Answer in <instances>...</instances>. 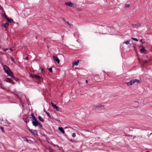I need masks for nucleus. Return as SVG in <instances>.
Listing matches in <instances>:
<instances>
[{
  "mask_svg": "<svg viewBox=\"0 0 152 152\" xmlns=\"http://www.w3.org/2000/svg\"><path fill=\"white\" fill-rule=\"evenodd\" d=\"M3 69L4 72L9 76L12 77L13 76V74L10 69L6 65H3Z\"/></svg>",
  "mask_w": 152,
  "mask_h": 152,
  "instance_id": "f257e3e1",
  "label": "nucleus"
},
{
  "mask_svg": "<svg viewBox=\"0 0 152 152\" xmlns=\"http://www.w3.org/2000/svg\"><path fill=\"white\" fill-rule=\"evenodd\" d=\"M30 76L33 79H35L36 80H38L40 79V76L38 75H35L34 74H31L30 75Z\"/></svg>",
  "mask_w": 152,
  "mask_h": 152,
  "instance_id": "f03ea898",
  "label": "nucleus"
},
{
  "mask_svg": "<svg viewBox=\"0 0 152 152\" xmlns=\"http://www.w3.org/2000/svg\"><path fill=\"white\" fill-rule=\"evenodd\" d=\"M51 104L52 106L54 108L56 109V110L57 111H61V109L59 108L56 105V104H54L53 102H51Z\"/></svg>",
  "mask_w": 152,
  "mask_h": 152,
  "instance_id": "7ed1b4c3",
  "label": "nucleus"
},
{
  "mask_svg": "<svg viewBox=\"0 0 152 152\" xmlns=\"http://www.w3.org/2000/svg\"><path fill=\"white\" fill-rule=\"evenodd\" d=\"M102 107H104V105H103L99 104L97 106H94L93 107L92 109L93 110H97Z\"/></svg>",
  "mask_w": 152,
  "mask_h": 152,
  "instance_id": "20e7f679",
  "label": "nucleus"
},
{
  "mask_svg": "<svg viewBox=\"0 0 152 152\" xmlns=\"http://www.w3.org/2000/svg\"><path fill=\"white\" fill-rule=\"evenodd\" d=\"M65 4L66 5H67L70 7H72L74 5V4L73 3L70 2H65Z\"/></svg>",
  "mask_w": 152,
  "mask_h": 152,
  "instance_id": "39448f33",
  "label": "nucleus"
},
{
  "mask_svg": "<svg viewBox=\"0 0 152 152\" xmlns=\"http://www.w3.org/2000/svg\"><path fill=\"white\" fill-rule=\"evenodd\" d=\"M30 132L32 133L35 136V135H38L37 134V131L35 130H31V131Z\"/></svg>",
  "mask_w": 152,
  "mask_h": 152,
  "instance_id": "423d86ee",
  "label": "nucleus"
},
{
  "mask_svg": "<svg viewBox=\"0 0 152 152\" xmlns=\"http://www.w3.org/2000/svg\"><path fill=\"white\" fill-rule=\"evenodd\" d=\"M53 58L54 60L56 61L59 64L60 62V60L59 59H58V58L56 56H53Z\"/></svg>",
  "mask_w": 152,
  "mask_h": 152,
  "instance_id": "0eeeda50",
  "label": "nucleus"
},
{
  "mask_svg": "<svg viewBox=\"0 0 152 152\" xmlns=\"http://www.w3.org/2000/svg\"><path fill=\"white\" fill-rule=\"evenodd\" d=\"M39 122L38 121H37V122L36 121H32V123L33 126L36 127L38 125V123H39Z\"/></svg>",
  "mask_w": 152,
  "mask_h": 152,
  "instance_id": "6e6552de",
  "label": "nucleus"
},
{
  "mask_svg": "<svg viewBox=\"0 0 152 152\" xmlns=\"http://www.w3.org/2000/svg\"><path fill=\"white\" fill-rule=\"evenodd\" d=\"M6 20L8 21V22L10 23H13V21L12 19L9 18L8 17L7 18H6Z\"/></svg>",
  "mask_w": 152,
  "mask_h": 152,
  "instance_id": "1a4fd4ad",
  "label": "nucleus"
},
{
  "mask_svg": "<svg viewBox=\"0 0 152 152\" xmlns=\"http://www.w3.org/2000/svg\"><path fill=\"white\" fill-rule=\"evenodd\" d=\"M58 129L63 134L65 133V132L63 129L61 127H58Z\"/></svg>",
  "mask_w": 152,
  "mask_h": 152,
  "instance_id": "9d476101",
  "label": "nucleus"
},
{
  "mask_svg": "<svg viewBox=\"0 0 152 152\" xmlns=\"http://www.w3.org/2000/svg\"><path fill=\"white\" fill-rule=\"evenodd\" d=\"M4 80L7 82L9 83H11V81H12V80L11 78H6Z\"/></svg>",
  "mask_w": 152,
  "mask_h": 152,
  "instance_id": "9b49d317",
  "label": "nucleus"
},
{
  "mask_svg": "<svg viewBox=\"0 0 152 152\" xmlns=\"http://www.w3.org/2000/svg\"><path fill=\"white\" fill-rule=\"evenodd\" d=\"M2 26L5 28H7L8 27L9 24L8 23H6L5 24H2Z\"/></svg>",
  "mask_w": 152,
  "mask_h": 152,
  "instance_id": "f8f14e48",
  "label": "nucleus"
},
{
  "mask_svg": "<svg viewBox=\"0 0 152 152\" xmlns=\"http://www.w3.org/2000/svg\"><path fill=\"white\" fill-rule=\"evenodd\" d=\"M38 118L42 122H44V119L40 116L39 115L38 116Z\"/></svg>",
  "mask_w": 152,
  "mask_h": 152,
  "instance_id": "ddd939ff",
  "label": "nucleus"
},
{
  "mask_svg": "<svg viewBox=\"0 0 152 152\" xmlns=\"http://www.w3.org/2000/svg\"><path fill=\"white\" fill-rule=\"evenodd\" d=\"M132 26H133L134 27H138L140 26L141 25L140 24L138 23L137 24H132Z\"/></svg>",
  "mask_w": 152,
  "mask_h": 152,
  "instance_id": "4468645a",
  "label": "nucleus"
},
{
  "mask_svg": "<svg viewBox=\"0 0 152 152\" xmlns=\"http://www.w3.org/2000/svg\"><path fill=\"white\" fill-rule=\"evenodd\" d=\"M132 80L133 81L134 83H135L136 82H137V83H139L140 82V80H138L137 79H133V80Z\"/></svg>",
  "mask_w": 152,
  "mask_h": 152,
  "instance_id": "2eb2a0df",
  "label": "nucleus"
},
{
  "mask_svg": "<svg viewBox=\"0 0 152 152\" xmlns=\"http://www.w3.org/2000/svg\"><path fill=\"white\" fill-rule=\"evenodd\" d=\"M79 62V60H78L77 61H75L73 62L72 64L73 65H75L77 66V65H78Z\"/></svg>",
  "mask_w": 152,
  "mask_h": 152,
  "instance_id": "dca6fc26",
  "label": "nucleus"
},
{
  "mask_svg": "<svg viewBox=\"0 0 152 152\" xmlns=\"http://www.w3.org/2000/svg\"><path fill=\"white\" fill-rule=\"evenodd\" d=\"M134 84L132 80H131L129 82L127 83V84L128 86H130Z\"/></svg>",
  "mask_w": 152,
  "mask_h": 152,
  "instance_id": "f3484780",
  "label": "nucleus"
},
{
  "mask_svg": "<svg viewBox=\"0 0 152 152\" xmlns=\"http://www.w3.org/2000/svg\"><path fill=\"white\" fill-rule=\"evenodd\" d=\"M23 140L24 141H26L27 142H29V143H30V142L32 141L31 140H29L25 137H24V138H23Z\"/></svg>",
  "mask_w": 152,
  "mask_h": 152,
  "instance_id": "a211bd4d",
  "label": "nucleus"
},
{
  "mask_svg": "<svg viewBox=\"0 0 152 152\" xmlns=\"http://www.w3.org/2000/svg\"><path fill=\"white\" fill-rule=\"evenodd\" d=\"M134 104H135V105H134L135 107H138L139 105V103L137 102H134Z\"/></svg>",
  "mask_w": 152,
  "mask_h": 152,
  "instance_id": "6ab92c4d",
  "label": "nucleus"
},
{
  "mask_svg": "<svg viewBox=\"0 0 152 152\" xmlns=\"http://www.w3.org/2000/svg\"><path fill=\"white\" fill-rule=\"evenodd\" d=\"M140 52L141 53H144L145 51H146V50L144 47L143 48H142L140 49Z\"/></svg>",
  "mask_w": 152,
  "mask_h": 152,
  "instance_id": "aec40b11",
  "label": "nucleus"
},
{
  "mask_svg": "<svg viewBox=\"0 0 152 152\" xmlns=\"http://www.w3.org/2000/svg\"><path fill=\"white\" fill-rule=\"evenodd\" d=\"M31 121H36L37 122V121H38L36 118L35 117V116L33 117V118H31Z\"/></svg>",
  "mask_w": 152,
  "mask_h": 152,
  "instance_id": "412c9836",
  "label": "nucleus"
},
{
  "mask_svg": "<svg viewBox=\"0 0 152 152\" xmlns=\"http://www.w3.org/2000/svg\"><path fill=\"white\" fill-rule=\"evenodd\" d=\"M12 78L14 80H15L16 81L18 82V80H19V79H18V78H17L15 77L14 76V75H13V76H12Z\"/></svg>",
  "mask_w": 152,
  "mask_h": 152,
  "instance_id": "4be33fe9",
  "label": "nucleus"
},
{
  "mask_svg": "<svg viewBox=\"0 0 152 152\" xmlns=\"http://www.w3.org/2000/svg\"><path fill=\"white\" fill-rule=\"evenodd\" d=\"M45 113L47 114V115H48V116L49 118H52L51 117V116H50V115L49 113L48 112H45Z\"/></svg>",
  "mask_w": 152,
  "mask_h": 152,
  "instance_id": "5701e85b",
  "label": "nucleus"
},
{
  "mask_svg": "<svg viewBox=\"0 0 152 152\" xmlns=\"http://www.w3.org/2000/svg\"><path fill=\"white\" fill-rule=\"evenodd\" d=\"M130 42V41L128 40L124 42V43L126 44V45H128L129 43Z\"/></svg>",
  "mask_w": 152,
  "mask_h": 152,
  "instance_id": "b1692460",
  "label": "nucleus"
},
{
  "mask_svg": "<svg viewBox=\"0 0 152 152\" xmlns=\"http://www.w3.org/2000/svg\"><path fill=\"white\" fill-rule=\"evenodd\" d=\"M3 16L6 18H7L8 17L6 15V14L5 12H4L3 14Z\"/></svg>",
  "mask_w": 152,
  "mask_h": 152,
  "instance_id": "393cba45",
  "label": "nucleus"
},
{
  "mask_svg": "<svg viewBox=\"0 0 152 152\" xmlns=\"http://www.w3.org/2000/svg\"><path fill=\"white\" fill-rule=\"evenodd\" d=\"M38 125H39V127L40 128L42 127V125L40 122H39V123H38Z\"/></svg>",
  "mask_w": 152,
  "mask_h": 152,
  "instance_id": "a878e982",
  "label": "nucleus"
},
{
  "mask_svg": "<svg viewBox=\"0 0 152 152\" xmlns=\"http://www.w3.org/2000/svg\"><path fill=\"white\" fill-rule=\"evenodd\" d=\"M125 7L126 8H129L130 7V5L128 4H126L125 5Z\"/></svg>",
  "mask_w": 152,
  "mask_h": 152,
  "instance_id": "bb28decb",
  "label": "nucleus"
},
{
  "mask_svg": "<svg viewBox=\"0 0 152 152\" xmlns=\"http://www.w3.org/2000/svg\"><path fill=\"white\" fill-rule=\"evenodd\" d=\"M48 70H49V71H50V72H53V71H52V67H50V68H49L48 69Z\"/></svg>",
  "mask_w": 152,
  "mask_h": 152,
  "instance_id": "cd10ccee",
  "label": "nucleus"
},
{
  "mask_svg": "<svg viewBox=\"0 0 152 152\" xmlns=\"http://www.w3.org/2000/svg\"><path fill=\"white\" fill-rule=\"evenodd\" d=\"M0 129L1 130H2V132H4V127L2 126H1L0 127Z\"/></svg>",
  "mask_w": 152,
  "mask_h": 152,
  "instance_id": "c85d7f7f",
  "label": "nucleus"
},
{
  "mask_svg": "<svg viewBox=\"0 0 152 152\" xmlns=\"http://www.w3.org/2000/svg\"><path fill=\"white\" fill-rule=\"evenodd\" d=\"M132 39L133 40H135V41H138V39L137 38H133V37H132Z\"/></svg>",
  "mask_w": 152,
  "mask_h": 152,
  "instance_id": "c756f323",
  "label": "nucleus"
},
{
  "mask_svg": "<svg viewBox=\"0 0 152 152\" xmlns=\"http://www.w3.org/2000/svg\"><path fill=\"white\" fill-rule=\"evenodd\" d=\"M44 130L48 134L50 135L51 134V133L45 130Z\"/></svg>",
  "mask_w": 152,
  "mask_h": 152,
  "instance_id": "7c9ffc66",
  "label": "nucleus"
},
{
  "mask_svg": "<svg viewBox=\"0 0 152 152\" xmlns=\"http://www.w3.org/2000/svg\"><path fill=\"white\" fill-rule=\"evenodd\" d=\"M72 136L73 137H75L76 136V134L75 133H73L72 134Z\"/></svg>",
  "mask_w": 152,
  "mask_h": 152,
  "instance_id": "2f4dec72",
  "label": "nucleus"
},
{
  "mask_svg": "<svg viewBox=\"0 0 152 152\" xmlns=\"http://www.w3.org/2000/svg\"><path fill=\"white\" fill-rule=\"evenodd\" d=\"M32 118L30 117H28L27 118L28 119V120L29 121L30 119L31 120V118Z\"/></svg>",
  "mask_w": 152,
  "mask_h": 152,
  "instance_id": "473e14b6",
  "label": "nucleus"
},
{
  "mask_svg": "<svg viewBox=\"0 0 152 152\" xmlns=\"http://www.w3.org/2000/svg\"><path fill=\"white\" fill-rule=\"evenodd\" d=\"M11 60H12V61L13 62H15V61H14V60L13 59V58L12 57H11Z\"/></svg>",
  "mask_w": 152,
  "mask_h": 152,
  "instance_id": "72a5a7b5",
  "label": "nucleus"
},
{
  "mask_svg": "<svg viewBox=\"0 0 152 152\" xmlns=\"http://www.w3.org/2000/svg\"><path fill=\"white\" fill-rule=\"evenodd\" d=\"M10 83H11L12 84H15V82H13L12 80V81H11V82Z\"/></svg>",
  "mask_w": 152,
  "mask_h": 152,
  "instance_id": "f704fd0d",
  "label": "nucleus"
},
{
  "mask_svg": "<svg viewBox=\"0 0 152 152\" xmlns=\"http://www.w3.org/2000/svg\"><path fill=\"white\" fill-rule=\"evenodd\" d=\"M0 10H1L2 11H3V8L0 6Z\"/></svg>",
  "mask_w": 152,
  "mask_h": 152,
  "instance_id": "c9c22d12",
  "label": "nucleus"
},
{
  "mask_svg": "<svg viewBox=\"0 0 152 152\" xmlns=\"http://www.w3.org/2000/svg\"><path fill=\"white\" fill-rule=\"evenodd\" d=\"M66 23L67 24H68V25H69L70 26V23L68 21H66Z\"/></svg>",
  "mask_w": 152,
  "mask_h": 152,
  "instance_id": "e433bc0d",
  "label": "nucleus"
},
{
  "mask_svg": "<svg viewBox=\"0 0 152 152\" xmlns=\"http://www.w3.org/2000/svg\"><path fill=\"white\" fill-rule=\"evenodd\" d=\"M23 120H24V121L26 123V124H27V122L26 121V119H23Z\"/></svg>",
  "mask_w": 152,
  "mask_h": 152,
  "instance_id": "4c0bfd02",
  "label": "nucleus"
},
{
  "mask_svg": "<svg viewBox=\"0 0 152 152\" xmlns=\"http://www.w3.org/2000/svg\"><path fill=\"white\" fill-rule=\"evenodd\" d=\"M27 129L30 132L31 131V129H30L29 127H28Z\"/></svg>",
  "mask_w": 152,
  "mask_h": 152,
  "instance_id": "58836bf2",
  "label": "nucleus"
},
{
  "mask_svg": "<svg viewBox=\"0 0 152 152\" xmlns=\"http://www.w3.org/2000/svg\"><path fill=\"white\" fill-rule=\"evenodd\" d=\"M31 116H32V118H33V117H34V114L33 113H31Z\"/></svg>",
  "mask_w": 152,
  "mask_h": 152,
  "instance_id": "ea45409f",
  "label": "nucleus"
},
{
  "mask_svg": "<svg viewBox=\"0 0 152 152\" xmlns=\"http://www.w3.org/2000/svg\"><path fill=\"white\" fill-rule=\"evenodd\" d=\"M142 40H143V39H141L140 40V41L141 42H142V44H143V43H145V42H142Z\"/></svg>",
  "mask_w": 152,
  "mask_h": 152,
  "instance_id": "a19ab883",
  "label": "nucleus"
},
{
  "mask_svg": "<svg viewBox=\"0 0 152 152\" xmlns=\"http://www.w3.org/2000/svg\"><path fill=\"white\" fill-rule=\"evenodd\" d=\"M25 59L26 60H28V57H26L25 58Z\"/></svg>",
  "mask_w": 152,
  "mask_h": 152,
  "instance_id": "79ce46f5",
  "label": "nucleus"
},
{
  "mask_svg": "<svg viewBox=\"0 0 152 152\" xmlns=\"http://www.w3.org/2000/svg\"><path fill=\"white\" fill-rule=\"evenodd\" d=\"M51 144L54 146H57V145H54V144H53L52 142H51Z\"/></svg>",
  "mask_w": 152,
  "mask_h": 152,
  "instance_id": "37998d69",
  "label": "nucleus"
},
{
  "mask_svg": "<svg viewBox=\"0 0 152 152\" xmlns=\"http://www.w3.org/2000/svg\"><path fill=\"white\" fill-rule=\"evenodd\" d=\"M81 10V9H80V8H78L77 9V10L78 11H80Z\"/></svg>",
  "mask_w": 152,
  "mask_h": 152,
  "instance_id": "c03bdc74",
  "label": "nucleus"
},
{
  "mask_svg": "<svg viewBox=\"0 0 152 152\" xmlns=\"http://www.w3.org/2000/svg\"><path fill=\"white\" fill-rule=\"evenodd\" d=\"M43 69H44L43 68H42V69H41V71L42 72L43 71Z\"/></svg>",
  "mask_w": 152,
  "mask_h": 152,
  "instance_id": "a18cd8bd",
  "label": "nucleus"
},
{
  "mask_svg": "<svg viewBox=\"0 0 152 152\" xmlns=\"http://www.w3.org/2000/svg\"><path fill=\"white\" fill-rule=\"evenodd\" d=\"M86 83H88V80H86Z\"/></svg>",
  "mask_w": 152,
  "mask_h": 152,
  "instance_id": "49530a36",
  "label": "nucleus"
},
{
  "mask_svg": "<svg viewBox=\"0 0 152 152\" xmlns=\"http://www.w3.org/2000/svg\"><path fill=\"white\" fill-rule=\"evenodd\" d=\"M44 112H45H45H47L45 110V108L44 109Z\"/></svg>",
  "mask_w": 152,
  "mask_h": 152,
  "instance_id": "de8ad7c7",
  "label": "nucleus"
},
{
  "mask_svg": "<svg viewBox=\"0 0 152 152\" xmlns=\"http://www.w3.org/2000/svg\"><path fill=\"white\" fill-rule=\"evenodd\" d=\"M86 130V131H87L88 132H90L89 130Z\"/></svg>",
  "mask_w": 152,
  "mask_h": 152,
  "instance_id": "09e8293b",
  "label": "nucleus"
},
{
  "mask_svg": "<svg viewBox=\"0 0 152 152\" xmlns=\"http://www.w3.org/2000/svg\"><path fill=\"white\" fill-rule=\"evenodd\" d=\"M10 50H12H12H12V48H10Z\"/></svg>",
  "mask_w": 152,
  "mask_h": 152,
  "instance_id": "8fccbe9b",
  "label": "nucleus"
},
{
  "mask_svg": "<svg viewBox=\"0 0 152 152\" xmlns=\"http://www.w3.org/2000/svg\"><path fill=\"white\" fill-rule=\"evenodd\" d=\"M68 128V127H66L64 128L65 129H66V128Z\"/></svg>",
  "mask_w": 152,
  "mask_h": 152,
  "instance_id": "3c124183",
  "label": "nucleus"
},
{
  "mask_svg": "<svg viewBox=\"0 0 152 152\" xmlns=\"http://www.w3.org/2000/svg\"><path fill=\"white\" fill-rule=\"evenodd\" d=\"M147 62H148V61H146V63H147Z\"/></svg>",
  "mask_w": 152,
  "mask_h": 152,
  "instance_id": "603ef678",
  "label": "nucleus"
},
{
  "mask_svg": "<svg viewBox=\"0 0 152 152\" xmlns=\"http://www.w3.org/2000/svg\"><path fill=\"white\" fill-rule=\"evenodd\" d=\"M1 48V46H0V48Z\"/></svg>",
  "mask_w": 152,
  "mask_h": 152,
  "instance_id": "864d4df0",
  "label": "nucleus"
},
{
  "mask_svg": "<svg viewBox=\"0 0 152 152\" xmlns=\"http://www.w3.org/2000/svg\"><path fill=\"white\" fill-rule=\"evenodd\" d=\"M146 152H150L147 151H146Z\"/></svg>",
  "mask_w": 152,
  "mask_h": 152,
  "instance_id": "5fc2aeb1",
  "label": "nucleus"
},
{
  "mask_svg": "<svg viewBox=\"0 0 152 152\" xmlns=\"http://www.w3.org/2000/svg\"><path fill=\"white\" fill-rule=\"evenodd\" d=\"M58 121H59V122H60V120H58Z\"/></svg>",
  "mask_w": 152,
  "mask_h": 152,
  "instance_id": "6e6d98bb",
  "label": "nucleus"
}]
</instances>
